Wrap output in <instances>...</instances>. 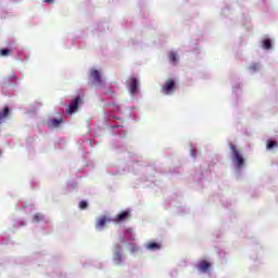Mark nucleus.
<instances>
[{"mask_svg":"<svg viewBox=\"0 0 278 278\" xmlns=\"http://www.w3.org/2000/svg\"><path fill=\"white\" fill-rule=\"evenodd\" d=\"M230 150L237 168H242V166H244V157L242 156V153H240V150L236 149L235 144H230Z\"/></svg>","mask_w":278,"mask_h":278,"instance_id":"f257e3e1","label":"nucleus"},{"mask_svg":"<svg viewBox=\"0 0 278 278\" xmlns=\"http://www.w3.org/2000/svg\"><path fill=\"white\" fill-rule=\"evenodd\" d=\"M175 90H177V85L175 84V79L173 78H168L161 88V92L163 94H173Z\"/></svg>","mask_w":278,"mask_h":278,"instance_id":"f03ea898","label":"nucleus"},{"mask_svg":"<svg viewBox=\"0 0 278 278\" xmlns=\"http://www.w3.org/2000/svg\"><path fill=\"white\" fill-rule=\"evenodd\" d=\"M84 103V100H81L80 97H76L72 103L65 109V114H75L77 110H79V105Z\"/></svg>","mask_w":278,"mask_h":278,"instance_id":"7ed1b4c3","label":"nucleus"},{"mask_svg":"<svg viewBox=\"0 0 278 278\" xmlns=\"http://www.w3.org/2000/svg\"><path fill=\"white\" fill-rule=\"evenodd\" d=\"M123 247L121 244L114 245V254H113V261L117 266H121L123 264Z\"/></svg>","mask_w":278,"mask_h":278,"instance_id":"20e7f679","label":"nucleus"},{"mask_svg":"<svg viewBox=\"0 0 278 278\" xmlns=\"http://www.w3.org/2000/svg\"><path fill=\"white\" fill-rule=\"evenodd\" d=\"M211 266H212V264H210V262H207L205 260L200 261L197 264V268H198V270H200V273H207L210 270Z\"/></svg>","mask_w":278,"mask_h":278,"instance_id":"39448f33","label":"nucleus"},{"mask_svg":"<svg viewBox=\"0 0 278 278\" xmlns=\"http://www.w3.org/2000/svg\"><path fill=\"white\" fill-rule=\"evenodd\" d=\"M129 90L132 94H136V91L138 90L139 83L136 78H130L128 81Z\"/></svg>","mask_w":278,"mask_h":278,"instance_id":"423d86ee","label":"nucleus"},{"mask_svg":"<svg viewBox=\"0 0 278 278\" xmlns=\"http://www.w3.org/2000/svg\"><path fill=\"white\" fill-rule=\"evenodd\" d=\"M108 223H110V218L105 216L99 217L96 223V228L103 229Z\"/></svg>","mask_w":278,"mask_h":278,"instance_id":"0eeeda50","label":"nucleus"},{"mask_svg":"<svg viewBox=\"0 0 278 278\" xmlns=\"http://www.w3.org/2000/svg\"><path fill=\"white\" fill-rule=\"evenodd\" d=\"M90 77L96 84H101V73L97 70L90 72Z\"/></svg>","mask_w":278,"mask_h":278,"instance_id":"6e6552de","label":"nucleus"},{"mask_svg":"<svg viewBox=\"0 0 278 278\" xmlns=\"http://www.w3.org/2000/svg\"><path fill=\"white\" fill-rule=\"evenodd\" d=\"M129 216V211H123L115 217V223H123V220H127Z\"/></svg>","mask_w":278,"mask_h":278,"instance_id":"1a4fd4ad","label":"nucleus"},{"mask_svg":"<svg viewBox=\"0 0 278 278\" xmlns=\"http://www.w3.org/2000/svg\"><path fill=\"white\" fill-rule=\"evenodd\" d=\"M147 249H149V251H157L162 249V244H157V242L151 241L147 244Z\"/></svg>","mask_w":278,"mask_h":278,"instance_id":"9d476101","label":"nucleus"},{"mask_svg":"<svg viewBox=\"0 0 278 278\" xmlns=\"http://www.w3.org/2000/svg\"><path fill=\"white\" fill-rule=\"evenodd\" d=\"M10 116V108L5 106L2 112H0V125L3 123L4 118Z\"/></svg>","mask_w":278,"mask_h":278,"instance_id":"9b49d317","label":"nucleus"},{"mask_svg":"<svg viewBox=\"0 0 278 278\" xmlns=\"http://www.w3.org/2000/svg\"><path fill=\"white\" fill-rule=\"evenodd\" d=\"M63 119L62 118H51L49 119L48 124L50 125V127H59L60 125H62Z\"/></svg>","mask_w":278,"mask_h":278,"instance_id":"f8f14e48","label":"nucleus"},{"mask_svg":"<svg viewBox=\"0 0 278 278\" xmlns=\"http://www.w3.org/2000/svg\"><path fill=\"white\" fill-rule=\"evenodd\" d=\"M278 146L277 141L275 140H268L267 144H266V149L268 151H270L271 149H276V147Z\"/></svg>","mask_w":278,"mask_h":278,"instance_id":"ddd939ff","label":"nucleus"},{"mask_svg":"<svg viewBox=\"0 0 278 278\" xmlns=\"http://www.w3.org/2000/svg\"><path fill=\"white\" fill-rule=\"evenodd\" d=\"M12 54V48L11 49H1L0 50V55L2 58H8V55H11Z\"/></svg>","mask_w":278,"mask_h":278,"instance_id":"4468645a","label":"nucleus"},{"mask_svg":"<svg viewBox=\"0 0 278 278\" xmlns=\"http://www.w3.org/2000/svg\"><path fill=\"white\" fill-rule=\"evenodd\" d=\"M168 60H169V62H172V64H177V53L169 52Z\"/></svg>","mask_w":278,"mask_h":278,"instance_id":"2eb2a0df","label":"nucleus"},{"mask_svg":"<svg viewBox=\"0 0 278 278\" xmlns=\"http://www.w3.org/2000/svg\"><path fill=\"white\" fill-rule=\"evenodd\" d=\"M270 47H273V41L270 39H266L263 41V49H270Z\"/></svg>","mask_w":278,"mask_h":278,"instance_id":"dca6fc26","label":"nucleus"},{"mask_svg":"<svg viewBox=\"0 0 278 278\" xmlns=\"http://www.w3.org/2000/svg\"><path fill=\"white\" fill-rule=\"evenodd\" d=\"M33 220L34 223H40V220H42V217L40 216L39 213H37L33 216Z\"/></svg>","mask_w":278,"mask_h":278,"instance_id":"f3484780","label":"nucleus"},{"mask_svg":"<svg viewBox=\"0 0 278 278\" xmlns=\"http://www.w3.org/2000/svg\"><path fill=\"white\" fill-rule=\"evenodd\" d=\"M79 207H80V210H86V207H88V202L81 201V202L79 203Z\"/></svg>","mask_w":278,"mask_h":278,"instance_id":"a211bd4d","label":"nucleus"},{"mask_svg":"<svg viewBox=\"0 0 278 278\" xmlns=\"http://www.w3.org/2000/svg\"><path fill=\"white\" fill-rule=\"evenodd\" d=\"M252 71H257V68H260V65L258 64H253L251 66Z\"/></svg>","mask_w":278,"mask_h":278,"instance_id":"6ab92c4d","label":"nucleus"},{"mask_svg":"<svg viewBox=\"0 0 278 278\" xmlns=\"http://www.w3.org/2000/svg\"><path fill=\"white\" fill-rule=\"evenodd\" d=\"M191 155L194 157L197 155V150H191Z\"/></svg>","mask_w":278,"mask_h":278,"instance_id":"aec40b11","label":"nucleus"},{"mask_svg":"<svg viewBox=\"0 0 278 278\" xmlns=\"http://www.w3.org/2000/svg\"><path fill=\"white\" fill-rule=\"evenodd\" d=\"M45 3H53L54 0H43Z\"/></svg>","mask_w":278,"mask_h":278,"instance_id":"412c9836","label":"nucleus"},{"mask_svg":"<svg viewBox=\"0 0 278 278\" xmlns=\"http://www.w3.org/2000/svg\"><path fill=\"white\" fill-rule=\"evenodd\" d=\"M138 249L137 248H134L132 251H137Z\"/></svg>","mask_w":278,"mask_h":278,"instance_id":"4be33fe9","label":"nucleus"}]
</instances>
